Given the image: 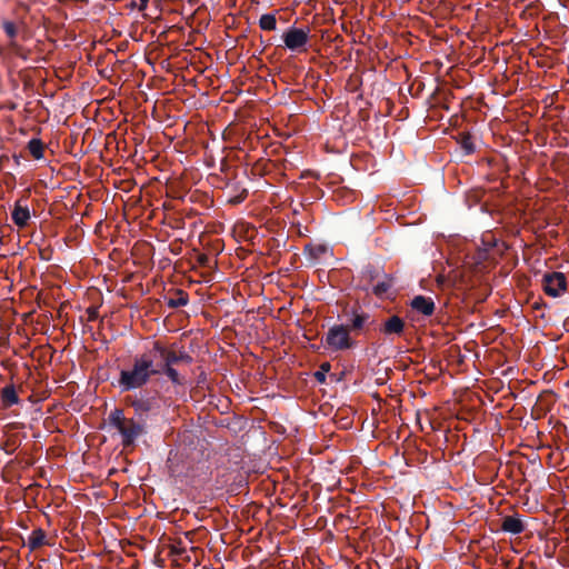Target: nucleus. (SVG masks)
<instances>
[{
    "label": "nucleus",
    "mask_w": 569,
    "mask_h": 569,
    "mask_svg": "<svg viewBox=\"0 0 569 569\" xmlns=\"http://www.w3.org/2000/svg\"><path fill=\"white\" fill-rule=\"evenodd\" d=\"M109 421L122 437V445L130 446L142 433L143 427L141 423L133 419L124 417L123 411L114 409L109 415Z\"/></svg>",
    "instance_id": "nucleus-2"
},
{
    "label": "nucleus",
    "mask_w": 569,
    "mask_h": 569,
    "mask_svg": "<svg viewBox=\"0 0 569 569\" xmlns=\"http://www.w3.org/2000/svg\"><path fill=\"white\" fill-rule=\"evenodd\" d=\"M316 377L319 381H325V371L317 372Z\"/></svg>",
    "instance_id": "nucleus-24"
},
{
    "label": "nucleus",
    "mask_w": 569,
    "mask_h": 569,
    "mask_svg": "<svg viewBox=\"0 0 569 569\" xmlns=\"http://www.w3.org/2000/svg\"><path fill=\"white\" fill-rule=\"evenodd\" d=\"M310 29L288 28L282 34L284 47L292 52H306L310 39Z\"/></svg>",
    "instance_id": "nucleus-4"
},
{
    "label": "nucleus",
    "mask_w": 569,
    "mask_h": 569,
    "mask_svg": "<svg viewBox=\"0 0 569 569\" xmlns=\"http://www.w3.org/2000/svg\"><path fill=\"white\" fill-rule=\"evenodd\" d=\"M411 308L423 316H431L435 311V302L431 298L417 296L411 300Z\"/></svg>",
    "instance_id": "nucleus-8"
},
{
    "label": "nucleus",
    "mask_w": 569,
    "mask_h": 569,
    "mask_svg": "<svg viewBox=\"0 0 569 569\" xmlns=\"http://www.w3.org/2000/svg\"><path fill=\"white\" fill-rule=\"evenodd\" d=\"M458 142L466 154H471L476 151V147L472 141V136L469 132L461 133Z\"/></svg>",
    "instance_id": "nucleus-16"
},
{
    "label": "nucleus",
    "mask_w": 569,
    "mask_h": 569,
    "mask_svg": "<svg viewBox=\"0 0 569 569\" xmlns=\"http://www.w3.org/2000/svg\"><path fill=\"white\" fill-rule=\"evenodd\" d=\"M46 543V533L41 529L33 530L28 538V547L36 550Z\"/></svg>",
    "instance_id": "nucleus-13"
},
{
    "label": "nucleus",
    "mask_w": 569,
    "mask_h": 569,
    "mask_svg": "<svg viewBox=\"0 0 569 569\" xmlns=\"http://www.w3.org/2000/svg\"><path fill=\"white\" fill-rule=\"evenodd\" d=\"M2 27H3V30H4L6 34L10 39L16 38V36L18 33V29H17V26L12 21H4L2 23Z\"/></svg>",
    "instance_id": "nucleus-18"
},
{
    "label": "nucleus",
    "mask_w": 569,
    "mask_h": 569,
    "mask_svg": "<svg viewBox=\"0 0 569 569\" xmlns=\"http://www.w3.org/2000/svg\"><path fill=\"white\" fill-rule=\"evenodd\" d=\"M1 399L6 407H11L19 402V397L13 385L6 386L2 389Z\"/></svg>",
    "instance_id": "nucleus-12"
},
{
    "label": "nucleus",
    "mask_w": 569,
    "mask_h": 569,
    "mask_svg": "<svg viewBox=\"0 0 569 569\" xmlns=\"http://www.w3.org/2000/svg\"><path fill=\"white\" fill-rule=\"evenodd\" d=\"M303 249L308 250V249H313V248H312L311 243H306V244H303Z\"/></svg>",
    "instance_id": "nucleus-27"
},
{
    "label": "nucleus",
    "mask_w": 569,
    "mask_h": 569,
    "mask_svg": "<svg viewBox=\"0 0 569 569\" xmlns=\"http://www.w3.org/2000/svg\"><path fill=\"white\" fill-rule=\"evenodd\" d=\"M323 345L326 349L337 352L345 351L356 347V341L350 335V329L345 325H335L329 328Z\"/></svg>",
    "instance_id": "nucleus-3"
},
{
    "label": "nucleus",
    "mask_w": 569,
    "mask_h": 569,
    "mask_svg": "<svg viewBox=\"0 0 569 569\" xmlns=\"http://www.w3.org/2000/svg\"><path fill=\"white\" fill-rule=\"evenodd\" d=\"M187 303H188V298L187 297H180L176 301H171L170 306H172V307H180V306H186Z\"/></svg>",
    "instance_id": "nucleus-20"
},
{
    "label": "nucleus",
    "mask_w": 569,
    "mask_h": 569,
    "mask_svg": "<svg viewBox=\"0 0 569 569\" xmlns=\"http://www.w3.org/2000/svg\"><path fill=\"white\" fill-rule=\"evenodd\" d=\"M373 291L376 295H382L383 292L387 291V287L385 283L377 284V286H375Z\"/></svg>",
    "instance_id": "nucleus-21"
},
{
    "label": "nucleus",
    "mask_w": 569,
    "mask_h": 569,
    "mask_svg": "<svg viewBox=\"0 0 569 569\" xmlns=\"http://www.w3.org/2000/svg\"><path fill=\"white\" fill-rule=\"evenodd\" d=\"M163 372L170 379V381L174 385H181L183 380L180 378V375L173 367L163 368Z\"/></svg>",
    "instance_id": "nucleus-17"
},
{
    "label": "nucleus",
    "mask_w": 569,
    "mask_h": 569,
    "mask_svg": "<svg viewBox=\"0 0 569 569\" xmlns=\"http://www.w3.org/2000/svg\"><path fill=\"white\" fill-rule=\"evenodd\" d=\"M369 320V315L368 313H365V312H357V311H353L352 312V317L350 319V331L353 330V331H360L365 328V326L367 325Z\"/></svg>",
    "instance_id": "nucleus-11"
},
{
    "label": "nucleus",
    "mask_w": 569,
    "mask_h": 569,
    "mask_svg": "<svg viewBox=\"0 0 569 569\" xmlns=\"http://www.w3.org/2000/svg\"><path fill=\"white\" fill-rule=\"evenodd\" d=\"M198 261H199V263H200V264H202V266L207 264V263H208V257H207V254H204V253H200V254L198 256Z\"/></svg>",
    "instance_id": "nucleus-23"
},
{
    "label": "nucleus",
    "mask_w": 569,
    "mask_h": 569,
    "mask_svg": "<svg viewBox=\"0 0 569 569\" xmlns=\"http://www.w3.org/2000/svg\"><path fill=\"white\" fill-rule=\"evenodd\" d=\"M501 529L506 532L518 535L525 530V526L520 518L507 516L502 519Z\"/></svg>",
    "instance_id": "nucleus-9"
},
{
    "label": "nucleus",
    "mask_w": 569,
    "mask_h": 569,
    "mask_svg": "<svg viewBox=\"0 0 569 569\" xmlns=\"http://www.w3.org/2000/svg\"><path fill=\"white\" fill-rule=\"evenodd\" d=\"M152 351L154 356H159L163 361V368L173 367V365L179 361H184L187 363L191 362V357L184 352L177 353L173 350L167 349L159 342L153 343Z\"/></svg>",
    "instance_id": "nucleus-6"
},
{
    "label": "nucleus",
    "mask_w": 569,
    "mask_h": 569,
    "mask_svg": "<svg viewBox=\"0 0 569 569\" xmlns=\"http://www.w3.org/2000/svg\"><path fill=\"white\" fill-rule=\"evenodd\" d=\"M248 196V190L243 189L240 193L231 197L229 199V203L232 204V206H237V204H240L241 202L244 201V199L247 198Z\"/></svg>",
    "instance_id": "nucleus-19"
},
{
    "label": "nucleus",
    "mask_w": 569,
    "mask_h": 569,
    "mask_svg": "<svg viewBox=\"0 0 569 569\" xmlns=\"http://www.w3.org/2000/svg\"><path fill=\"white\" fill-rule=\"evenodd\" d=\"M543 290L547 296L557 298L567 291V278L562 272H547L542 277Z\"/></svg>",
    "instance_id": "nucleus-5"
},
{
    "label": "nucleus",
    "mask_w": 569,
    "mask_h": 569,
    "mask_svg": "<svg viewBox=\"0 0 569 569\" xmlns=\"http://www.w3.org/2000/svg\"><path fill=\"white\" fill-rule=\"evenodd\" d=\"M138 3H134V6L138 8L139 11H143L147 9L149 0H138Z\"/></svg>",
    "instance_id": "nucleus-22"
},
{
    "label": "nucleus",
    "mask_w": 569,
    "mask_h": 569,
    "mask_svg": "<svg viewBox=\"0 0 569 569\" xmlns=\"http://www.w3.org/2000/svg\"><path fill=\"white\" fill-rule=\"evenodd\" d=\"M161 370L156 368L153 357L150 353H143L136 357L131 368L120 372L119 386L122 390L128 391L144 386L151 376L159 375Z\"/></svg>",
    "instance_id": "nucleus-1"
},
{
    "label": "nucleus",
    "mask_w": 569,
    "mask_h": 569,
    "mask_svg": "<svg viewBox=\"0 0 569 569\" xmlns=\"http://www.w3.org/2000/svg\"><path fill=\"white\" fill-rule=\"evenodd\" d=\"M259 27L263 31H273L277 29V18L274 13H264L259 19Z\"/></svg>",
    "instance_id": "nucleus-14"
},
{
    "label": "nucleus",
    "mask_w": 569,
    "mask_h": 569,
    "mask_svg": "<svg viewBox=\"0 0 569 569\" xmlns=\"http://www.w3.org/2000/svg\"><path fill=\"white\" fill-rule=\"evenodd\" d=\"M405 323L398 316H392L389 318L383 326V332L387 335L391 333H401L403 330Z\"/></svg>",
    "instance_id": "nucleus-10"
},
{
    "label": "nucleus",
    "mask_w": 569,
    "mask_h": 569,
    "mask_svg": "<svg viewBox=\"0 0 569 569\" xmlns=\"http://www.w3.org/2000/svg\"><path fill=\"white\" fill-rule=\"evenodd\" d=\"M329 368H330V365H329V363H323V365L321 366V369H322L323 371H328V370H329Z\"/></svg>",
    "instance_id": "nucleus-26"
},
{
    "label": "nucleus",
    "mask_w": 569,
    "mask_h": 569,
    "mask_svg": "<svg viewBox=\"0 0 569 569\" xmlns=\"http://www.w3.org/2000/svg\"><path fill=\"white\" fill-rule=\"evenodd\" d=\"M23 202H26V199H19L16 201L14 208L11 212V219L19 228L26 227L30 220V210Z\"/></svg>",
    "instance_id": "nucleus-7"
},
{
    "label": "nucleus",
    "mask_w": 569,
    "mask_h": 569,
    "mask_svg": "<svg viewBox=\"0 0 569 569\" xmlns=\"http://www.w3.org/2000/svg\"><path fill=\"white\" fill-rule=\"evenodd\" d=\"M28 150L34 159L39 160L43 157L44 144L40 139H31L28 142Z\"/></svg>",
    "instance_id": "nucleus-15"
},
{
    "label": "nucleus",
    "mask_w": 569,
    "mask_h": 569,
    "mask_svg": "<svg viewBox=\"0 0 569 569\" xmlns=\"http://www.w3.org/2000/svg\"><path fill=\"white\" fill-rule=\"evenodd\" d=\"M39 252H40V256H41L42 259H44V260H49L50 259V257L46 254V253H49L50 251L40 250Z\"/></svg>",
    "instance_id": "nucleus-25"
}]
</instances>
